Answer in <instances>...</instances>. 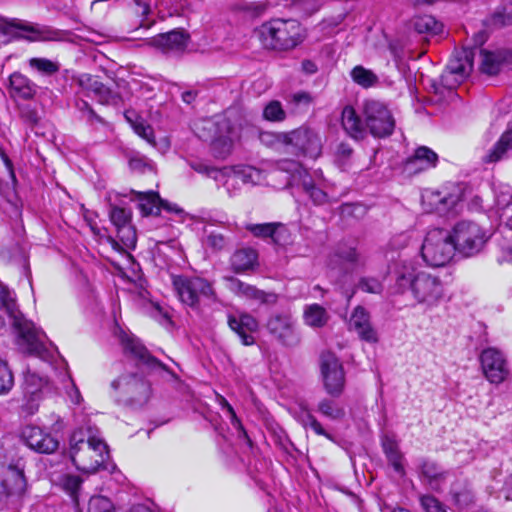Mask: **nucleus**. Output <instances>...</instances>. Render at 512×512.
Returning <instances> with one entry per match:
<instances>
[{
    "label": "nucleus",
    "mask_w": 512,
    "mask_h": 512,
    "mask_svg": "<svg viewBox=\"0 0 512 512\" xmlns=\"http://www.w3.org/2000/svg\"><path fill=\"white\" fill-rule=\"evenodd\" d=\"M394 276L398 291L410 290L417 304L426 309L435 308L444 300V284L436 274L418 270L411 262L402 261L397 265Z\"/></svg>",
    "instance_id": "obj_1"
},
{
    "label": "nucleus",
    "mask_w": 512,
    "mask_h": 512,
    "mask_svg": "<svg viewBox=\"0 0 512 512\" xmlns=\"http://www.w3.org/2000/svg\"><path fill=\"white\" fill-rule=\"evenodd\" d=\"M1 307L11 320L18 334V345L26 353L47 361L50 350L44 342L45 334L35 328L34 324L24 318L18 310L15 297L9 289L0 283Z\"/></svg>",
    "instance_id": "obj_2"
},
{
    "label": "nucleus",
    "mask_w": 512,
    "mask_h": 512,
    "mask_svg": "<svg viewBox=\"0 0 512 512\" xmlns=\"http://www.w3.org/2000/svg\"><path fill=\"white\" fill-rule=\"evenodd\" d=\"M70 458L75 467L85 473H94L104 465L108 451L105 442L87 429L80 428L70 438Z\"/></svg>",
    "instance_id": "obj_3"
},
{
    "label": "nucleus",
    "mask_w": 512,
    "mask_h": 512,
    "mask_svg": "<svg viewBox=\"0 0 512 512\" xmlns=\"http://www.w3.org/2000/svg\"><path fill=\"white\" fill-rule=\"evenodd\" d=\"M302 32V27L297 20L273 19L261 25L258 37L265 48L289 50L302 42Z\"/></svg>",
    "instance_id": "obj_4"
},
{
    "label": "nucleus",
    "mask_w": 512,
    "mask_h": 512,
    "mask_svg": "<svg viewBox=\"0 0 512 512\" xmlns=\"http://www.w3.org/2000/svg\"><path fill=\"white\" fill-rule=\"evenodd\" d=\"M172 284L177 297L182 304L196 312L206 302H217L218 297L212 282L199 276H173Z\"/></svg>",
    "instance_id": "obj_5"
},
{
    "label": "nucleus",
    "mask_w": 512,
    "mask_h": 512,
    "mask_svg": "<svg viewBox=\"0 0 512 512\" xmlns=\"http://www.w3.org/2000/svg\"><path fill=\"white\" fill-rule=\"evenodd\" d=\"M457 251L471 257L482 251L492 234L477 222L461 220L457 222L451 232Z\"/></svg>",
    "instance_id": "obj_6"
},
{
    "label": "nucleus",
    "mask_w": 512,
    "mask_h": 512,
    "mask_svg": "<svg viewBox=\"0 0 512 512\" xmlns=\"http://www.w3.org/2000/svg\"><path fill=\"white\" fill-rule=\"evenodd\" d=\"M457 251L451 232L444 229L429 231L422 245L424 261L430 266L441 267L449 263Z\"/></svg>",
    "instance_id": "obj_7"
},
{
    "label": "nucleus",
    "mask_w": 512,
    "mask_h": 512,
    "mask_svg": "<svg viewBox=\"0 0 512 512\" xmlns=\"http://www.w3.org/2000/svg\"><path fill=\"white\" fill-rule=\"evenodd\" d=\"M111 386L117 393V401L127 406L142 407L151 397L150 383L134 373L119 376Z\"/></svg>",
    "instance_id": "obj_8"
},
{
    "label": "nucleus",
    "mask_w": 512,
    "mask_h": 512,
    "mask_svg": "<svg viewBox=\"0 0 512 512\" xmlns=\"http://www.w3.org/2000/svg\"><path fill=\"white\" fill-rule=\"evenodd\" d=\"M135 13L144 17L140 26L149 28L155 23L154 14L160 19L180 15L186 8L188 0H132Z\"/></svg>",
    "instance_id": "obj_9"
},
{
    "label": "nucleus",
    "mask_w": 512,
    "mask_h": 512,
    "mask_svg": "<svg viewBox=\"0 0 512 512\" xmlns=\"http://www.w3.org/2000/svg\"><path fill=\"white\" fill-rule=\"evenodd\" d=\"M282 142L291 147L296 155L316 158L321 154L322 143L320 135L308 126H301L281 135Z\"/></svg>",
    "instance_id": "obj_10"
},
{
    "label": "nucleus",
    "mask_w": 512,
    "mask_h": 512,
    "mask_svg": "<svg viewBox=\"0 0 512 512\" xmlns=\"http://www.w3.org/2000/svg\"><path fill=\"white\" fill-rule=\"evenodd\" d=\"M366 127L374 137H387L395 128L391 111L381 102L366 100L363 104Z\"/></svg>",
    "instance_id": "obj_11"
},
{
    "label": "nucleus",
    "mask_w": 512,
    "mask_h": 512,
    "mask_svg": "<svg viewBox=\"0 0 512 512\" xmlns=\"http://www.w3.org/2000/svg\"><path fill=\"white\" fill-rule=\"evenodd\" d=\"M0 32L9 35L13 39H25L27 41L55 40L57 32L47 26L32 24L18 19L1 20Z\"/></svg>",
    "instance_id": "obj_12"
},
{
    "label": "nucleus",
    "mask_w": 512,
    "mask_h": 512,
    "mask_svg": "<svg viewBox=\"0 0 512 512\" xmlns=\"http://www.w3.org/2000/svg\"><path fill=\"white\" fill-rule=\"evenodd\" d=\"M320 370L325 391L332 397H339L345 387V372L338 357L332 352H323Z\"/></svg>",
    "instance_id": "obj_13"
},
{
    "label": "nucleus",
    "mask_w": 512,
    "mask_h": 512,
    "mask_svg": "<svg viewBox=\"0 0 512 512\" xmlns=\"http://www.w3.org/2000/svg\"><path fill=\"white\" fill-rule=\"evenodd\" d=\"M473 58V49L464 48L456 51L441 75V83L449 89H454L472 72Z\"/></svg>",
    "instance_id": "obj_14"
},
{
    "label": "nucleus",
    "mask_w": 512,
    "mask_h": 512,
    "mask_svg": "<svg viewBox=\"0 0 512 512\" xmlns=\"http://www.w3.org/2000/svg\"><path fill=\"white\" fill-rule=\"evenodd\" d=\"M266 328L270 335L284 346L293 347L300 342L296 322L289 313H277L270 316Z\"/></svg>",
    "instance_id": "obj_15"
},
{
    "label": "nucleus",
    "mask_w": 512,
    "mask_h": 512,
    "mask_svg": "<svg viewBox=\"0 0 512 512\" xmlns=\"http://www.w3.org/2000/svg\"><path fill=\"white\" fill-rule=\"evenodd\" d=\"M485 378L492 384L504 382L509 374L507 361L503 353L496 348H486L479 356Z\"/></svg>",
    "instance_id": "obj_16"
},
{
    "label": "nucleus",
    "mask_w": 512,
    "mask_h": 512,
    "mask_svg": "<svg viewBox=\"0 0 512 512\" xmlns=\"http://www.w3.org/2000/svg\"><path fill=\"white\" fill-rule=\"evenodd\" d=\"M125 355L138 361L140 364L146 365L149 368L160 367L165 369V365L158 359L152 356L147 348L136 338L127 334L121 328L115 332Z\"/></svg>",
    "instance_id": "obj_17"
},
{
    "label": "nucleus",
    "mask_w": 512,
    "mask_h": 512,
    "mask_svg": "<svg viewBox=\"0 0 512 512\" xmlns=\"http://www.w3.org/2000/svg\"><path fill=\"white\" fill-rule=\"evenodd\" d=\"M190 35L183 29H173L160 33L149 40V45L159 51L169 53H183L189 43Z\"/></svg>",
    "instance_id": "obj_18"
},
{
    "label": "nucleus",
    "mask_w": 512,
    "mask_h": 512,
    "mask_svg": "<svg viewBox=\"0 0 512 512\" xmlns=\"http://www.w3.org/2000/svg\"><path fill=\"white\" fill-rule=\"evenodd\" d=\"M217 177H223L222 185L230 192L231 182L241 181L243 184H261L264 180V174L260 169L253 166H233L223 167V172H219Z\"/></svg>",
    "instance_id": "obj_19"
},
{
    "label": "nucleus",
    "mask_w": 512,
    "mask_h": 512,
    "mask_svg": "<svg viewBox=\"0 0 512 512\" xmlns=\"http://www.w3.org/2000/svg\"><path fill=\"white\" fill-rule=\"evenodd\" d=\"M21 435L25 444L38 453L51 454L58 449V440L39 427L26 426Z\"/></svg>",
    "instance_id": "obj_20"
},
{
    "label": "nucleus",
    "mask_w": 512,
    "mask_h": 512,
    "mask_svg": "<svg viewBox=\"0 0 512 512\" xmlns=\"http://www.w3.org/2000/svg\"><path fill=\"white\" fill-rule=\"evenodd\" d=\"M228 326L234 331L241 339V342L246 345H252L255 342L253 333L258 329V321L248 313L229 314L227 317Z\"/></svg>",
    "instance_id": "obj_21"
},
{
    "label": "nucleus",
    "mask_w": 512,
    "mask_h": 512,
    "mask_svg": "<svg viewBox=\"0 0 512 512\" xmlns=\"http://www.w3.org/2000/svg\"><path fill=\"white\" fill-rule=\"evenodd\" d=\"M349 328L354 330L359 338L368 343H377L378 334L370 322V314L363 306L354 308L350 320Z\"/></svg>",
    "instance_id": "obj_22"
},
{
    "label": "nucleus",
    "mask_w": 512,
    "mask_h": 512,
    "mask_svg": "<svg viewBox=\"0 0 512 512\" xmlns=\"http://www.w3.org/2000/svg\"><path fill=\"white\" fill-rule=\"evenodd\" d=\"M226 281L229 291L239 297L256 300L262 304H271L276 302V295L273 293H266L257 289L255 286L247 284L234 277H227Z\"/></svg>",
    "instance_id": "obj_23"
},
{
    "label": "nucleus",
    "mask_w": 512,
    "mask_h": 512,
    "mask_svg": "<svg viewBox=\"0 0 512 512\" xmlns=\"http://www.w3.org/2000/svg\"><path fill=\"white\" fill-rule=\"evenodd\" d=\"M231 131V121L223 116L201 119L195 123V133L203 141L211 142L219 133Z\"/></svg>",
    "instance_id": "obj_24"
},
{
    "label": "nucleus",
    "mask_w": 512,
    "mask_h": 512,
    "mask_svg": "<svg viewBox=\"0 0 512 512\" xmlns=\"http://www.w3.org/2000/svg\"><path fill=\"white\" fill-rule=\"evenodd\" d=\"M438 162V155L429 147H418L412 156L406 159L404 170L409 174H416L434 168Z\"/></svg>",
    "instance_id": "obj_25"
},
{
    "label": "nucleus",
    "mask_w": 512,
    "mask_h": 512,
    "mask_svg": "<svg viewBox=\"0 0 512 512\" xmlns=\"http://www.w3.org/2000/svg\"><path fill=\"white\" fill-rule=\"evenodd\" d=\"M480 71L487 75H496L504 66L509 67V51L501 49L497 51L480 50Z\"/></svg>",
    "instance_id": "obj_26"
},
{
    "label": "nucleus",
    "mask_w": 512,
    "mask_h": 512,
    "mask_svg": "<svg viewBox=\"0 0 512 512\" xmlns=\"http://www.w3.org/2000/svg\"><path fill=\"white\" fill-rule=\"evenodd\" d=\"M341 125L344 131L355 140L363 139L366 134V123L352 106H345L341 113Z\"/></svg>",
    "instance_id": "obj_27"
},
{
    "label": "nucleus",
    "mask_w": 512,
    "mask_h": 512,
    "mask_svg": "<svg viewBox=\"0 0 512 512\" xmlns=\"http://www.w3.org/2000/svg\"><path fill=\"white\" fill-rule=\"evenodd\" d=\"M9 93L12 98L28 100L34 97L36 85L20 72H14L9 77Z\"/></svg>",
    "instance_id": "obj_28"
},
{
    "label": "nucleus",
    "mask_w": 512,
    "mask_h": 512,
    "mask_svg": "<svg viewBox=\"0 0 512 512\" xmlns=\"http://www.w3.org/2000/svg\"><path fill=\"white\" fill-rule=\"evenodd\" d=\"M496 206L499 211L500 227L507 230L512 237V190L508 187L496 195Z\"/></svg>",
    "instance_id": "obj_29"
},
{
    "label": "nucleus",
    "mask_w": 512,
    "mask_h": 512,
    "mask_svg": "<svg viewBox=\"0 0 512 512\" xmlns=\"http://www.w3.org/2000/svg\"><path fill=\"white\" fill-rule=\"evenodd\" d=\"M420 478L432 489L438 490L440 484L446 479L447 473L437 463L422 459L419 465Z\"/></svg>",
    "instance_id": "obj_30"
},
{
    "label": "nucleus",
    "mask_w": 512,
    "mask_h": 512,
    "mask_svg": "<svg viewBox=\"0 0 512 512\" xmlns=\"http://www.w3.org/2000/svg\"><path fill=\"white\" fill-rule=\"evenodd\" d=\"M258 254L252 248H241L236 250L230 258V264L234 272L242 273L254 269L257 265Z\"/></svg>",
    "instance_id": "obj_31"
},
{
    "label": "nucleus",
    "mask_w": 512,
    "mask_h": 512,
    "mask_svg": "<svg viewBox=\"0 0 512 512\" xmlns=\"http://www.w3.org/2000/svg\"><path fill=\"white\" fill-rule=\"evenodd\" d=\"M135 199L138 201V207L144 216L159 215L161 212V198L158 193L135 192Z\"/></svg>",
    "instance_id": "obj_32"
},
{
    "label": "nucleus",
    "mask_w": 512,
    "mask_h": 512,
    "mask_svg": "<svg viewBox=\"0 0 512 512\" xmlns=\"http://www.w3.org/2000/svg\"><path fill=\"white\" fill-rule=\"evenodd\" d=\"M3 485L8 494L21 495L26 489V479L24 471L16 466L8 467V475L3 481Z\"/></svg>",
    "instance_id": "obj_33"
},
{
    "label": "nucleus",
    "mask_w": 512,
    "mask_h": 512,
    "mask_svg": "<svg viewBox=\"0 0 512 512\" xmlns=\"http://www.w3.org/2000/svg\"><path fill=\"white\" fill-rule=\"evenodd\" d=\"M303 318L306 325L312 328H321L327 324L329 314L321 305L311 304L305 307Z\"/></svg>",
    "instance_id": "obj_34"
},
{
    "label": "nucleus",
    "mask_w": 512,
    "mask_h": 512,
    "mask_svg": "<svg viewBox=\"0 0 512 512\" xmlns=\"http://www.w3.org/2000/svg\"><path fill=\"white\" fill-rule=\"evenodd\" d=\"M117 230V237L121 244L113 238H109V242L115 250L121 251L125 249H133L136 245L137 236L135 228L132 224H128L122 227H119Z\"/></svg>",
    "instance_id": "obj_35"
},
{
    "label": "nucleus",
    "mask_w": 512,
    "mask_h": 512,
    "mask_svg": "<svg viewBox=\"0 0 512 512\" xmlns=\"http://www.w3.org/2000/svg\"><path fill=\"white\" fill-rule=\"evenodd\" d=\"M233 128L228 133H219V135L213 139L211 143L212 153L216 158L225 159L227 158L233 149Z\"/></svg>",
    "instance_id": "obj_36"
},
{
    "label": "nucleus",
    "mask_w": 512,
    "mask_h": 512,
    "mask_svg": "<svg viewBox=\"0 0 512 512\" xmlns=\"http://www.w3.org/2000/svg\"><path fill=\"white\" fill-rule=\"evenodd\" d=\"M411 26L419 34L436 35L442 31V24L431 15L414 17L411 20Z\"/></svg>",
    "instance_id": "obj_37"
},
{
    "label": "nucleus",
    "mask_w": 512,
    "mask_h": 512,
    "mask_svg": "<svg viewBox=\"0 0 512 512\" xmlns=\"http://www.w3.org/2000/svg\"><path fill=\"white\" fill-rule=\"evenodd\" d=\"M512 150V130L506 131L502 134L498 142L494 145L487 158L489 162H496L500 160L503 155Z\"/></svg>",
    "instance_id": "obj_38"
},
{
    "label": "nucleus",
    "mask_w": 512,
    "mask_h": 512,
    "mask_svg": "<svg viewBox=\"0 0 512 512\" xmlns=\"http://www.w3.org/2000/svg\"><path fill=\"white\" fill-rule=\"evenodd\" d=\"M317 411L331 420H341L345 416L344 408L327 398L318 403Z\"/></svg>",
    "instance_id": "obj_39"
},
{
    "label": "nucleus",
    "mask_w": 512,
    "mask_h": 512,
    "mask_svg": "<svg viewBox=\"0 0 512 512\" xmlns=\"http://www.w3.org/2000/svg\"><path fill=\"white\" fill-rule=\"evenodd\" d=\"M28 63L30 68L45 76H51L53 74H56L60 69V65L58 62L52 61L47 58H30Z\"/></svg>",
    "instance_id": "obj_40"
},
{
    "label": "nucleus",
    "mask_w": 512,
    "mask_h": 512,
    "mask_svg": "<svg viewBox=\"0 0 512 512\" xmlns=\"http://www.w3.org/2000/svg\"><path fill=\"white\" fill-rule=\"evenodd\" d=\"M286 117V111L278 100L269 101L263 108V118L269 122H283Z\"/></svg>",
    "instance_id": "obj_41"
},
{
    "label": "nucleus",
    "mask_w": 512,
    "mask_h": 512,
    "mask_svg": "<svg viewBox=\"0 0 512 512\" xmlns=\"http://www.w3.org/2000/svg\"><path fill=\"white\" fill-rule=\"evenodd\" d=\"M351 77L358 85L368 88L377 83L378 77L371 70L363 66H356L351 71Z\"/></svg>",
    "instance_id": "obj_42"
},
{
    "label": "nucleus",
    "mask_w": 512,
    "mask_h": 512,
    "mask_svg": "<svg viewBox=\"0 0 512 512\" xmlns=\"http://www.w3.org/2000/svg\"><path fill=\"white\" fill-rule=\"evenodd\" d=\"M450 494L455 505L459 508H466L474 502V494L466 486H453Z\"/></svg>",
    "instance_id": "obj_43"
},
{
    "label": "nucleus",
    "mask_w": 512,
    "mask_h": 512,
    "mask_svg": "<svg viewBox=\"0 0 512 512\" xmlns=\"http://www.w3.org/2000/svg\"><path fill=\"white\" fill-rule=\"evenodd\" d=\"M279 170L289 173L293 179H305L307 171L303 168L301 163L291 159H282L277 162Z\"/></svg>",
    "instance_id": "obj_44"
},
{
    "label": "nucleus",
    "mask_w": 512,
    "mask_h": 512,
    "mask_svg": "<svg viewBox=\"0 0 512 512\" xmlns=\"http://www.w3.org/2000/svg\"><path fill=\"white\" fill-rule=\"evenodd\" d=\"M74 81L88 96H94L102 83L97 77L90 74H81Z\"/></svg>",
    "instance_id": "obj_45"
},
{
    "label": "nucleus",
    "mask_w": 512,
    "mask_h": 512,
    "mask_svg": "<svg viewBox=\"0 0 512 512\" xmlns=\"http://www.w3.org/2000/svg\"><path fill=\"white\" fill-rule=\"evenodd\" d=\"M189 166L197 173L206 175L213 178L216 182H223V177H217L219 172H223V168L218 169L216 167L208 165L206 162L201 160H191L188 162Z\"/></svg>",
    "instance_id": "obj_46"
},
{
    "label": "nucleus",
    "mask_w": 512,
    "mask_h": 512,
    "mask_svg": "<svg viewBox=\"0 0 512 512\" xmlns=\"http://www.w3.org/2000/svg\"><path fill=\"white\" fill-rule=\"evenodd\" d=\"M25 385L27 393L36 396L38 392H41L48 385V381L36 373L28 372L25 375Z\"/></svg>",
    "instance_id": "obj_47"
},
{
    "label": "nucleus",
    "mask_w": 512,
    "mask_h": 512,
    "mask_svg": "<svg viewBox=\"0 0 512 512\" xmlns=\"http://www.w3.org/2000/svg\"><path fill=\"white\" fill-rule=\"evenodd\" d=\"M82 479L78 475H66L62 480L63 489L71 496L73 502L78 505V493Z\"/></svg>",
    "instance_id": "obj_48"
},
{
    "label": "nucleus",
    "mask_w": 512,
    "mask_h": 512,
    "mask_svg": "<svg viewBox=\"0 0 512 512\" xmlns=\"http://www.w3.org/2000/svg\"><path fill=\"white\" fill-rule=\"evenodd\" d=\"M109 216L116 229L131 224V211L125 208L111 206Z\"/></svg>",
    "instance_id": "obj_49"
},
{
    "label": "nucleus",
    "mask_w": 512,
    "mask_h": 512,
    "mask_svg": "<svg viewBox=\"0 0 512 512\" xmlns=\"http://www.w3.org/2000/svg\"><path fill=\"white\" fill-rule=\"evenodd\" d=\"M94 97L99 101V103L106 105H116L121 100L119 93L106 87L103 83H101Z\"/></svg>",
    "instance_id": "obj_50"
},
{
    "label": "nucleus",
    "mask_w": 512,
    "mask_h": 512,
    "mask_svg": "<svg viewBox=\"0 0 512 512\" xmlns=\"http://www.w3.org/2000/svg\"><path fill=\"white\" fill-rule=\"evenodd\" d=\"M14 384L12 371L8 367L6 361L0 359V395L11 390Z\"/></svg>",
    "instance_id": "obj_51"
},
{
    "label": "nucleus",
    "mask_w": 512,
    "mask_h": 512,
    "mask_svg": "<svg viewBox=\"0 0 512 512\" xmlns=\"http://www.w3.org/2000/svg\"><path fill=\"white\" fill-rule=\"evenodd\" d=\"M88 512H114V506L107 497L93 496L88 502Z\"/></svg>",
    "instance_id": "obj_52"
},
{
    "label": "nucleus",
    "mask_w": 512,
    "mask_h": 512,
    "mask_svg": "<svg viewBox=\"0 0 512 512\" xmlns=\"http://www.w3.org/2000/svg\"><path fill=\"white\" fill-rule=\"evenodd\" d=\"M126 118L132 123V127L137 135L146 140L149 144L155 145V137L153 128L146 124L143 120L132 122L128 116Z\"/></svg>",
    "instance_id": "obj_53"
},
{
    "label": "nucleus",
    "mask_w": 512,
    "mask_h": 512,
    "mask_svg": "<svg viewBox=\"0 0 512 512\" xmlns=\"http://www.w3.org/2000/svg\"><path fill=\"white\" fill-rule=\"evenodd\" d=\"M356 288L366 293L380 294L383 291V284L376 278L363 277Z\"/></svg>",
    "instance_id": "obj_54"
},
{
    "label": "nucleus",
    "mask_w": 512,
    "mask_h": 512,
    "mask_svg": "<svg viewBox=\"0 0 512 512\" xmlns=\"http://www.w3.org/2000/svg\"><path fill=\"white\" fill-rule=\"evenodd\" d=\"M437 206L439 212H446L453 209L459 202L460 196L458 194L446 193L443 196L437 193Z\"/></svg>",
    "instance_id": "obj_55"
},
{
    "label": "nucleus",
    "mask_w": 512,
    "mask_h": 512,
    "mask_svg": "<svg viewBox=\"0 0 512 512\" xmlns=\"http://www.w3.org/2000/svg\"><path fill=\"white\" fill-rule=\"evenodd\" d=\"M229 239L222 233L212 231L207 235L206 244L214 251H221L229 245Z\"/></svg>",
    "instance_id": "obj_56"
},
{
    "label": "nucleus",
    "mask_w": 512,
    "mask_h": 512,
    "mask_svg": "<svg viewBox=\"0 0 512 512\" xmlns=\"http://www.w3.org/2000/svg\"><path fill=\"white\" fill-rule=\"evenodd\" d=\"M493 23L500 26L512 24V2L503 5L494 13Z\"/></svg>",
    "instance_id": "obj_57"
},
{
    "label": "nucleus",
    "mask_w": 512,
    "mask_h": 512,
    "mask_svg": "<svg viewBox=\"0 0 512 512\" xmlns=\"http://www.w3.org/2000/svg\"><path fill=\"white\" fill-rule=\"evenodd\" d=\"M275 223L247 224L246 230L258 238H271Z\"/></svg>",
    "instance_id": "obj_58"
},
{
    "label": "nucleus",
    "mask_w": 512,
    "mask_h": 512,
    "mask_svg": "<svg viewBox=\"0 0 512 512\" xmlns=\"http://www.w3.org/2000/svg\"><path fill=\"white\" fill-rule=\"evenodd\" d=\"M271 239L276 245L284 246L290 242V233L283 224L275 223Z\"/></svg>",
    "instance_id": "obj_59"
},
{
    "label": "nucleus",
    "mask_w": 512,
    "mask_h": 512,
    "mask_svg": "<svg viewBox=\"0 0 512 512\" xmlns=\"http://www.w3.org/2000/svg\"><path fill=\"white\" fill-rule=\"evenodd\" d=\"M129 167L132 171L138 173H143L146 170L152 169L150 161L146 157L139 154L132 155L129 158Z\"/></svg>",
    "instance_id": "obj_60"
},
{
    "label": "nucleus",
    "mask_w": 512,
    "mask_h": 512,
    "mask_svg": "<svg viewBox=\"0 0 512 512\" xmlns=\"http://www.w3.org/2000/svg\"><path fill=\"white\" fill-rule=\"evenodd\" d=\"M303 187L309 197L315 204H323L327 199V194L320 188L315 187L312 183L303 180Z\"/></svg>",
    "instance_id": "obj_61"
},
{
    "label": "nucleus",
    "mask_w": 512,
    "mask_h": 512,
    "mask_svg": "<svg viewBox=\"0 0 512 512\" xmlns=\"http://www.w3.org/2000/svg\"><path fill=\"white\" fill-rule=\"evenodd\" d=\"M420 504L425 512H447L443 505L431 495L421 496Z\"/></svg>",
    "instance_id": "obj_62"
},
{
    "label": "nucleus",
    "mask_w": 512,
    "mask_h": 512,
    "mask_svg": "<svg viewBox=\"0 0 512 512\" xmlns=\"http://www.w3.org/2000/svg\"><path fill=\"white\" fill-rule=\"evenodd\" d=\"M220 404L229 413L232 424L242 432L244 437L247 438V432L244 430L240 420L237 418L233 407L227 402V400L224 397H220Z\"/></svg>",
    "instance_id": "obj_63"
},
{
    "label": "nucleus",
    "mask_w": 512,
    "mask_h": 512,
    "mask_svg": "<svg viewBox=\"0 0 512 512\" xmlns=\"http://www.w3.org/2000/svg\"><path fill=\"white\" fill-rule=\"evenodd\" d=\"M288 101L296 107L308 106L312 102V97L308 92L299 91L292 94Z\"/></svg>",
    "instance_id": "obj_64"
}]
</instances>
